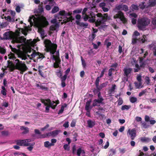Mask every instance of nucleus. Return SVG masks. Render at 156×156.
<instances>
[{
    "label": "nucleus",
    "instance_id": "f257e3e1",
    "mask_svg": "<svg viewBox=\"0 0 156 156\" xmlns=\"http://www.w3.org/2000/svg\"><path fill=\"white\" fill-rule=\"evenodd\" d=\"M44 43L47 51L49 52L52 55L53 58L60 59L58 51H56L57 46L56 44L52 43L51 41L48 39L44 41Z\"/></svg>",
    "mask_w": 156,
    "mask_h": 156
},
{
    "label": "nucleus",
    "instance_id": "f03ea898",
    "mask_svg": "<svg viewBox=\"0 0 156 156\" xmlns=\"http://www.w3.org/2000/svg\"><path fill=\"white\" fill-rule=\"evenodd\" d=\"M150 20L147 17L140 18L137 20V27L140 30H143L150 24Z\"/></svg>",
    "mask_w": 156,
    "mask_h": 156
},
{
    "label": "nucleus",
    "instance_id": "7ed1b4c3",
    "mask_svg": "<svg viewBox=\"0 0 156 156\" xmlns=\"http://www.w3.org/2000/svg\"><path fill=\"white\" fill-rule=\"evenodd\" d=\"M20 29H18L16 30L15 32L12 31L5 32L3 34V37L5 40L13 39L20 35Z\"/></svg>",
    "mask_w": 156,
    "mask_h": 156
},
{
    "label": "nucleus",
    "instance_id": "20e7f679",
    "mask_svg": "<svg viewBox=\"0 0 156 156\" xmlns=\"http://www.w3.org/2000/svg\"><path fill=\"white\" fill-rule=\"evenodd\" d=\"M15 61L17 62L15 65V69L20 71V74H23L24 72L27 70L28 68L24 62H23L18 59H16Z\"/></svg>",
    "mask_w": 156,
    "mask_h": 156
},
{
    "label": "nucleus",
    "instance_id": "39448f33",
    "mask_svg": "<svg viewBox=\"0 0 156 156\" xmlns=\"http://www.w3.org/2000/svg\"><path fill=\"white\" fill-rule=\"evenodd\" d=\"M96 16L98 17L99 18L98 19L96 22L95 25L96 27H98L100 25L101 23H103L104 22H106L108 19V14L107 13H105L103 16L102 14L100 13H98Z\"/></svg>",
    "mask_w": 156,
    "mask_h": 156
},
{
    "label": "nucleus",
    "instance_id": "423d86ee",
    "mask_svg": "<svg viewBox=\"0 0 156 156\" xmlns=\"http://www.w3.org/2000/svg\"><path fill=\"white\" fill-rule=\"evenodd\" d=\"M89 14L84 15L85 16L83 17V19L84 21H86L88 20L89 18L88 21L90 23H96V15L92 11H90L88 12Z\"/></svg>",
    "mask_w": 156,
    "mask_h": 156
},
{
    "label": "nucleus",
    "instance_id": "0eeeda50",
    "mask_svg": "<svg viewBox=\"0 0 156 156\" xmlns=\"http://www.w3.org/2000/svg\"><path fill=\"white\" fill-rule=\"evenodd\" d=\"M31 141V139H27L23 140H18L16 142V144L20 146H29V145H34V143L31 144L29 142Z\"/></svg>",
    "mask_w": 156,
    "mask_h": 156
},
{
    "label": "nucleus",
    "instance_id": "6e6552de",
    "mask_svg": "<svg viewBox=\"0 0 156 156\" xmlns=\"http://www.w3.org/2000/svg\"><path fill=\"white\" fill-rule=\"evenodd\" d=\"M114 18H119L124 24L126 23L127 20L125 17L123 13L121 11H119L118 13L114 16Z\"/></svg>",
    "mask_w": 156,
    "mask_h": 156
},
{
    "label": "nucleus",
    "instance_id": "1a4fd4ad",
    "mask_svg": "<svg viewBox=\"0 0 156 156\" xmlns=\"http://www.w3.org/2000/svg\"><path fill=\"white\" fill-rule=\"evenodd\" d=\"M127 135L131 140H134L136 136V131L135 128L129 129L127 131Z\"/></svg>",
    "mask_w": 156,
    "mask_h": 156
},
{
    "label": "nucleus",
    "instance_id": "9d476101",
    "mask_svg": "<svg viewBox=\"0 0 156 156\" xmlns=\"http://www.w3.org/2000/svg\"><path fill=\"white\" fill-rule=\"evenodd\" d=\"M104 99L103 98H100V99H95L93 101V106H99L100 105V104H104V103L103 101H104Z\"/></svg>",
    "mask_w": 156,
    "mask_h": 156
},
{
    "label": "nucleus",
    "instance_id": "9b49d317",
    "mask_svg": "<svg viewBox=\"0 0 156 156\" xmlns=\"http://www.w3.org/2000/svg\"><path fill=\"white\" fill-rule=\"evenodd\" d=\"M14 42L17 43H21L25 42L26 41V38L23 36L18 37L12 39Z\"/></svg>",
    "mask_w": 156,
    "mask_h": 156
},
{
    "label": "nucleus",
    "instance_id": "f8f14e48",
    "mask_svg": "<svg viewBox=\"0 0 156 156\" xmlns=\"http://www.w3.org/2000/svg\"><path fill=\"white\" fill-rule=\"evenodd\" d=\"M8 66L6 67L9 68V70L10 72L13 71L15 69V66L12 62L10 61V60H8L7 61Z\"/></svg>",
    "mask_w": 156,
    "mask_h": 156
},
{
    "label": "nucleus",
    "instance_id": "ddd939ff",
    "mask_svg": "<svg viewBox=\"0 0 156 156\" xmlns=\"http://www.w3.org/2000/svg\"><path fill=\"white\" fill-rule=\"evenodd\" d=\"M99 81H98V82H97V80H96L95 84L96 87H98L99 88V89H101V90L103 88L107 86L108 83V82H106L103 83L99 86Z\"/></svg>",
    "mask_w": 156,
    "mask_h": 156
},
{
    "label": "nucleus",
    "instance_id": "4468645a",
    "mask_svg": "<svg viewBox=\"0 0 156 156\" xmlns=\"http://www.w3.org/2000/svg\"><path fill=\"white\" fill-rule=\"evenodd\" d=\"M10 48H11V49L12 51V52H13L16 53H17L18 54V57L19 58H22V59L25 60L26 59V57H24V58H23L22 57V54H21V53H19V51H18V50H17L16 48H12V47L11 45H10Z\"/></svg>",
    "mask_w": 156,
    "mask_h": 156
},
{
    "label": "nucleus",
    "instance_id": "2eb2a0df",
    "mask_svg": "<svg viewBox=\"0 0 156 156\" xmlns=\"http://www.w3.org/2000/svg\"><path fill=\"white\" fill-rule=\"evenodd\" d=\"M45 101L47 103H48L49 105H51V107H50L53 109H55L57 106L56 105H54V104L55 103V102L54 101H53L52 102L51 101V100L50 99L48 98L47 99H45Z\"/></svg>",
    "mask_w": 156,
    "mask_h": 156
},
{
    "label": "nucleus",
    "instance_id": "dca6fc26",
    "mask_svg": "<svg viewBox=\"0 0 156 156\" xmlns=\"http://www.w3.org/2000/svg\"><path fill=\"white\" fill-rule=\"evenodd\" d=\"M41 102L43 103L44 105L46 106L45 107V112L47 113H48L49 112V108L51 107V105H49L48 103H47L45 101L44 99H41Z\"/></svg>",
    "mask_w": 156,
    "mask_h": 156
},
{
    "label": "nucleus",
    "instance_id": "f3484780",
    "mask_svg": "<svg viewBox=\"0 0 156 156\" xmlns=\"http://www.w3.org/2000/svg\"><path fill=\"white\" fill-rule=\"evenodd\" d=\"M53 59L55 61V62L53 64V67L55 68H57L59 67V65L61 64L60 59L58 58Z\"/></svg>",
    "mask_w": 156,
    "mask_h": 156
},
{
    "label": "nucleus",
    "instance_id": "a211bd4d",
    "mask_svg": "<svg viewBox=\"0 0 156 156\" xmlns=\"http://www.w3.org/2000/svg\"><path fill=\"white\" fill-rule=\"evenodd\" d=\"M76 24L81 27H87L88 26L87 23H84L83 22H80V20H77L76 21Z\"/></svg>",
    "mask_w": 156,
    "mask_h": 156
},
{
    "label": "nucleus",
    "instance_id": "6ab92c4d",
    "mask_svg": "<svg viewBox=\"0 0 156 156\" xmlns=\"http://www.w3.org/2000/svg\"><path fill=\"white\" fill-rule=\"evenodd\" d=\"M59 26L58 23L51 25L50 27V31H54L59 27Z\"/></svg>",
    "mask_w": 156,
    "mask_h": 156
},
{
    "label": "nucleus",
    "instance_id": "aec40b11",
    "mask_svg": "<svg viewBox=\"0 0 156 156\" xmlns=\"http://www.w3.org/2000/svg\"><path fill=\"white\" fill-rule=\"evenodd\" d=\"M20 129L21 130H24V131L22 133L23 134H26L29 132V128L28 127H26L24 126H20Z\"/></svg>",
    "mask_w": 156,
    "mask_h": 156
},
{
    "label": "nucleus",
    "instance_id": "412c9836",
    "mask_svg": "<svg viewBox=\"0 0 156 156\" xmlns=\"http://www.w3.org/2000/svg\"><path fill=\"white\" fill-rule=\"evenodd\" d=\"M124 74L126 76H128L129 75L132 69L131 68H125L123 69Z\"/></svg>",
    "mask_w": 156,
    "mask_h": 156
},
{
    "label": "nucleus",
    "instance_id": "4be33fe9",
    "mask_svg": "<svg viewBox=\"0 0 156 156\" xmlns=\"http://www.w3.org/2000/svg\"><path fill=\"white\" fill-rule=\"evenodd\" d=\"M87 123L88 126L90 128H92L95 125V122L89 119L87 120Z\"/></svg>",
    "mask_w": 156,
    "mask_h": 156
},
{
    "label": "nucleus",
    "instance_id": "5701e85b",
    "mask_svg": "<svg viewBox=\"0 0 156 156\" xmlns=\"http://www.w3.org/2000/svg\"><path fill=\"white\" fill-rule=\"evenodd\" d=\"M91 102L90 100L87 101L86 104L85 109L86 111L90 110L91 108H90V104Z\"/></svg>",
    "mask_w": 156,
    "mask_h": 156
},
{
    "label": "nucleus",
    "instance_id": "b1692460",
    "mask_svg": "<svg viewBox=\"0 0 156 156\" xmlns=\"http://www.w3.org/2000/svg\"><path fill=\"white\" fill-rule=\"evenodd\" d=\"M36 86L37 87H40V89H41L42 90H48V88L47 87L43 86L42 84H39L38 83L36 84Z\"/></svg>",
    "mask_w": 156,
    "mask_h": 156
},
{
    "label": "nucleus",
    "instance_id": "393cba45",
    "mask_svg": "<svg viewBox=\"0 0 156 156\" xmlns=\"http://www.w3.org/2000/svg\"><path fill=\"white\" fill-rule=\"evenodd\" d=\"M106 68L104 69L101 72L100 76L97 78L96 80H97V82H98V81H100V78L102 77L103 76L104 73L106 71Z\"/></svg>",
    "mask_w": 156,
    "mask_h": 156
},
{
    "label": "nucleus",
    "instance_id": "a878e982",
    "mask_svg": "<svg viewBox=\"0 0 156 156\" xmlns=\"http://www.w3.org/2000/svg\"><path fill=\"white\" fill-rule=\"evenodd\" d=\"M140 140L142 142H148L151 141V140L150 138L145 136L142 137Z\"/></svg>",
    "mask_w": 156,
    "mask_h": 156
},
{
    "label": "nucleus",
    "instance_id": "bb28decb",
    "mask_svg": "<svg viewBox=\"0 0 156 156\" xmlns=\"http://www.w3.org/2000/svg\"><path fill=\"white\" fill-rule=\"evenodd\" d=\"M146 37V36L145 35H143L142 37V38H139L137 39V41L141 43H144L145 41H147L145 39V38Z\"/></svg>",
    "mask_w": 156,
    "mask_h": 156
},
{
    "label": "nucleus",
    "instance_id": "cd10ccee",
    "mask_svg": "<svg viewBox=\"0 0 156 156\" xmlns=\"http://www.w3.org/2000/svg\"><path fill=\"white\" fill-rule=\"evenodd\" d=\"M149 3L150 6H154L156 5V0H149Z\"/></svg>",
    "mask_w": 156,
    "mask_h": 156
},
{
    "label": "nucleus",
    "instance_id": "c85d7f7f",
    "mask_svg": "<svg viewBox=\"0 0 156 156\" xmlns=\"http://www.w3.org/2000/svg\"><path fill=\"white\" fill-rule=\"evenodd\" d=\"M54 144L52 143H50L49 141H47L44 143V146L46 147H48L51 146H53Z\"/></svg>",
    "mask_w": 156,
    "mask_h": 156
},
{
    "label": "nucleus",
    "instance_id": "c756f323",
    "mask_svg": "<svg viewBox=\"0 0 156 156\" xmlns=\"http://www.w3.org/2000/svg\"><path fill=\"white\" fill-rule=\"evenodd\" d=\"M59 8L57 6H55L52 9L51 12L52 14H54L58 12L59 10Z\"/></svg>",
    "mask_w": 156,
    "mask_h": 156
},
{
    "label": "nucleus",
    "instance_id": "7c9ffc66",
    "mask_svg": "<svg viewBox=\"0 0 156 156\" xmlns=\"http://www.w3.org/2000/svg\"><path fill=\"white\" fill-rule=\"evenodd\" d=\"M116 153V151L113 149H110L108 152V155L109 156H112L115 154Z\"/></svg>",
    "mask_w": 156,
    "mask_h": 156
},
{
    "label": "nucleus",
    "instance_id": "2f4dec72",
    "mask_svg": "<svg viewBox=\"0 0 156 156\" xmlns=\"http://www.w3.org/2000/svg\"><path fill=\"white\" fill-rule=\"evenodd\" d=\"M8 56L9 59H12L13 60H14L16 58V57L15 56L14 54L11 52L9 55Z\"/></svg>",
    "mask_w": 156,
    "mask_h": 156
},
{
    "label": "nucleus",
    "instance_id": "473e14b6",
    "mask_svg": "<svg viewBox=\"0 0 156 156\" xmlns=\"http://www.w3.org/2000/svg\"><path fill=\"white\" fill-rule=\"evenodd\" d=\"M84 153L85 152L84 150H82L81 148H79L77 151V154L78 156H80L81 153Z\"/></svg>",
    "mask_w": 156,
    "mask_h": 156
},
{
    "label": "nucleus",
    "instance_id": "72a5a7b5",
    "mask_svg": "<svg viewBox=\"0 0 156 156\" xmlns=\"http://www.w3.org/2000/svg\"><path fill=\"white\" fill-rule=\"evenodd\" d=\"M60 132V130H55L51 132V133L52 135V137H54L57 135Z\"/></svg>",
    "mask_w": 156,
    "mask_h": 156
},
{
    "label": "nucleus",
    "instance_id": "f704fd0d",
    "mask_svg": "<svg viewBox=\"0 0 156 156\" xmlns=\"http://www.w3.org/2000/svg\"><path fill=\"white\" fill-rule=\"evenodd\" d=\"M116 86L115 84H113L111 88L109 90V91L110 93H112L113 92L115 89Z\"/></svg>",
    "mask_w": 156,
    "mask_h": 156
},
{
    "label": "nucleus",
    "instance_id": "c9c22d12",
    "mask_svg": "<svg viewBox=\"0 0 156 156\" xmlns=\"http://www.w3.org/2000/svg\"><path fill=\"white\" fill-rule=\"evenodd\" d=\"M5 49L1 46H0V53L2 54H5L6 53Z\"/></svg>",
    "mask_w": 156,
    "mask_h": 156
},
{
    "label": "nucleus",
    "instance_id": "e433bc0d",
    "mask_svg": "<svg viewBox=\"0 0 156 156\" xmlns=\"http://www.w3.org/2000/svg\"><path fill=\"white\" fill-rule=\"evenodd\" d=\"M54 18H55L56 19H59L60 18L62 19V17H61V16H60L59 14L58 13V14H55L54 16ZM58 20L60 21H62V19H59Z\"/></svg>",
    "mask_w": 156,
    "mask_h": 156
},
{
    "label": "nucleus",
    "instance_id": "4c0bfd02",
    "mask_svg": "<svg viewBox=\"0 0 156 156\" xmlns=\"http://www.w3.org/2000/svg\"><path fill=\"white\" fill-rule=\"evenodd\" d=\"M37 56H38V57H37V58L42 59L45 57V56L39 52H37Z\"/></svg>",
    "mask_w": 156,
    "mask_h": 156
},
{
    "label": "nucleus",
    "instance_id": "58836bf2",
    "mask_svg": "<svg viewBox=\"0 0 156 156\" xmlns=\"http://www.w3.org/2000/svg\"><path fill=\"white\" fill-rule=\"evenodd\" d=\"M7 20L9 22H14L15 18L14 17L11 18V17L10 16H8L7 17Z\"/></svg>",
    "mask_w": 156,
    "mask_h": 156
},
{
    "label": "nucleus",
    "instance_id": "ea45409f",
    "mask_svg": "<svg viewBox=\"0 0 156 156\" xmlns=\"http://www.w3.org/2000/svg\"><path fill=\"white\" fill-rule=\"evenodd\" d=\"M96 87V89H94L93 91L94 94H98L99 92H100V90H101L98 87Z\"/></svg>",
    "mask_w": 156,
    "mask_h": 156
},
{
    "label": "nucleus",
    "instance_id": "a19ab883",
    "mask_svg": "<svg viewBox=\"0 0 156 156\" xmlns=\"http://www.w3.org/2000/svg\"><path fill=\"white\" fill-rule=\"evenodd\" d=\"M81 58L82 62V64L83 67L84 68H85L86 66V63L85 61L84 60L82 57L81 56Z\"/></svg>",
    "mask_w": 156,
    "mask_h": 156
},
{
    "label": "nucleus",
    "instance_id": "79ce46f5",
    "mask_svg": "<svg viewBox=\"0 0 156 156\" xmlns=\"http://www.w3.org/2000/svg\"><path fill=\"white\" fill-rule=\"evenodd\" d=\"M137 98L135 97H132L130 99V101L132 103H134L137 101Z\"/></svg>",
    "mask_w": 156,
    "mask_h": 156
},
{
    "label": "nucleus",
    "instance_id": "37998d69",
    "mask_svg": "<svg viewBox=\"0 0 156 156\" xmlns=\"http://www.w3.org/2000/svg\"><path fill=\"white\" fill-rule=\"evenodd\" d=\"M145 82L147 85H149L150 83V80L148 76H146L145 77Z\"/></svg>",
    "mask_w": 156,
    "mask_h": 156
},
{
    "label": "nucleus",
    "instance_id": "c03bdc74",
    "mask_svg": "<svg viewBox=\"0 0 156 156\" xmlns=\"http://www.w3.org/2000/svg\"><path fill=\"white\" fill-rule=\"evenodd\" d=\"M122 10L126 12L128 10V7L126 5H122Z\"/></svg>",
    "mask_w": 156,
    "mask_h": 156
},
{
    "label": "nucleus",
    "instance_id": "a18cd8bd",
    "mask_svg": "<svg viewBox=\"0 0 156 156\" xmlns=\"http://www.w3.org/2000/svg\"><path fill=\"white\" fill-rule=\"evenodd\" d=\"M145 3L144 2H141L139 5L140 8L141 9H144L145 7Z\"/></svg>",
    "mask_w": 156,
    "mask_h": 156
},
{
    "label": "nucleus",
    "instance_id": "49530a36",
    "mask_svg": "<svg viewBox=\"0 0 156 156\" xmlns=\"http://www.w3.org/2000/svg\"><path fill=\"white\" fill-rule=\"evenodd\" d=\"M59 13L60 15V16H66V12L65 10H62L59 12Z\"/></svg>",
    "mask_w": 156,
    "mask_h": 156
},
{
    "label": "nucleus",
    "instance_id": "de8ad7c7",
    "mask_svg": "<svg viewBox=\"0 0 156 156\" xmlns=\"http://www.w3.org/2000/svg\"><path fill=\"white\" fill-rule=\"evenodd\" d=\"M82 11V9H77L73 11V13H80Z\"/></svg>",
    "mask_w": 156,
    "mask_h": 156
},
{
    "label": "nucleus",
    "instance_id": "09e8293b",
    "mask_svg": "<svg viewBox=\"0 0 156 156\" xmlns=\"http://www.w3.org/2000/svg\"><path fill=\"white\" fill-rule=\"evenodd\" d=\"M147 92L146 89H145L143 90L141 92H140L139 94V97H141L142 95H143L144 94H145Z\"/></svg>",
    "mask_w": 156,
    "mask_h": 156
},
{
    "label": "nucleus",
    "instance_id": "8fccbe9b",
    "mask_svg": "<svg viewBox=\"0 0 156 156\" xmlns=\"http://www.w3.org/2000/svg\"><path fill=\"white\" fill-rule=\"evenodd\" d=\"M129 108V107L127 105H124L122 107L121 110H128Z\"/></svg>",
    "mask_w": 156,
    "mask_h": 156
},
{
    "label": "nucleus",
    "instance_id": "3c124183",
    "mask_svg": "<svg viewBox=\"0 0 156 156\" xmlns=\"http://www.w3.org/2000/svg\"><path fill=\"white\" fill-rule=\"evenodd\" d=\"M76 122V120L75 119H74L73 120L70 124L71 126L72 127H74L75 126Z\"/></svg>",
    "mask_w": 156,
    "mask_h": 156
},
{
    "label": "nucleus",
    "instance_id": "603ef678",
    "mask_svg": "<svg viewBox=\"0 0 156 156\" xmlns=\"http://www.w3.org/2000/svg\"><path fill=\"white\" fill-rule=\"evenodd\" d=\"M38 72H39V75H40L41 77L44 78V73L41 70L39 69Z\"/></svg>",
    "mask_w": 156,
    "mask_h": 156
},
{
    "label": "nucleus",
    "instance_id": "864d4df0",
    "mask_svg": "<svg viewBox=\"0 0 156 156\" xmlns=\"http://www.w3.org/2000/svg\"><path fill=\"white\" fill-rule=\"evenodd\" d=\"M131 7L133 10H137L138 9V7L137 5L133 4L132 5Z\"/></svg>",
    "mask_w": 156,
    "mask_h": 156
},
{
    "label": "nucleus",
    "instance_id": "5fc2aeb1",
    "mask_svg": "<svg viewBox=\"0 0 156 156\" xmlns=\"http://www.w3.org/2000/svg\"><path fill=\"white\" fill-rule=\"evenodd\" d=\"M142 126L143 127L144 129H146L148 128L149 126V125L147 124L145 122H144L142 123Z\"/></svg>",
    "mask_w": 156,
    "mask_h": 156
},
{
    "label": "nucleus",
    "instance_id": "6e6d98bb",
    "mask_svg": "<svg viewBox=\"0 0 156 156\" xmlns=\"http://www.w3.org/2000/svg\"><path fill=\"white\" fill-rule=\"evenodd\" d=\"M114 69L113 68H111L109 69L108 75L109 76H111L112 75V72L114 71Z\"/></svg>",
    "mask_w": 156,
    "mask_h": 156
},
{
    "label": "nucleus",
    "instance_id": "4d7b16f0",
    "mask_svg": "<svg viewBox=\"0 0 156 156\" xmlns=\"http://www.w3.org/2000/svg\"><path fill=\"white\" fill-rule=\"evenodd\" d=\"M122 5H119L117 6H116L115 7V8L118 10H122Z\"/></svg>",
    "mask_w": 156,
    "mask_h": 156
},
{
    "label": "nucleus",
    "instance_id": "13d9d810",
    "mask_svg": "<svg viewBox=\"0 0 156 156\" xmlns=\"http://www.w3.org/2000/svg\"><path fill=\"white\" fill-rule=\"evenodd\" d=\"M123 103V101L122 99L119 98L118 100V104L119 105H121Z\"/></svg>",
    "mask_w": 156,
    "mask_h": 156
},
{
    "label": "nucleus",
    "instance_id": "bf43d9fd",
    "mask_svg": "<svg viewBox=\"0 0 156 156\" xmlns=\"http://www.w3.org/2000/svg\"><path fill=\"white\" fill-rule=\"evenodd\" d=\"M36 18L35 17L33 16H32L31 17H30L29 19L28 20V21L30 23H32V20L33 19V20L34 21L35 19Z\"/></svg>",
    "mask_w": 156,
    "mask_h": 156
},
{
    "label": "nucleus",
    "instance_id": "052dcab7",
    "mask_svg": "<svg viewBox=\"0 0 156 156\" xmlns=\"http://www.w3.org/2000/svg\"><path fill=\"white\" fill-rule=\"evenodd\" d=\"M1 133L3 136H7L8 135V132L6 131H3L1 132Z\"/></svg>",
    "mask_w": 156,
    "mask_h": 156
},
{
    "label": "nucleus",
    "instance_id": "680f3d73",
    "mask_svg": "<svg viewBox=\"0 0 156 156\" xmlns=\"http://www.w3.org/2000/svg\"><path fill=\"white\" fill-rule=\"evenodd\" d=\"M152 51L153 55L156 56V45L153 48Z\"/></svg>",
    "mask_w": 156,
    "mask_h": 156
},
{
    "label": "nucleus",
    "instance_id": "e2e57ef3",
    "mask_svg": "<svg viewBox=\"0 0 156 156\" xmlns=\"http://www.w3.org/2000/svg\"><path fill=\"white\" fill-rule=\"evenodd\" d=\"M106 5V3L105 2H101L99 4V6L100 8H101L102 9L103 7H105Z\"/></svg>",
    "mask_w": 156,
    "mask_h": 156
},
{
    "label": "nucleus",
    "instance_id": "0e129e2a",
    "mask_svg": "<svg viewBox=\"0 0 156 156\" xmlns=\"http://www.w3.org/2000/svg\"><path fill=\"white\" fill-rule=\"evenodd\" d=\"M66 78H67V75L66 74L64 75L62 77H61V81H65Z\"/></svg>",
    "mask_w": 156,
    "mask_h": 156
},
{
    "label": "nucleus",
    "instance_id": "69168bd1",
    "mask_svg": "<svg viewBox=\"0 0 156 156\" xmlns=\"http://www.w3.org/2000/svg\"><path fill=\"white\" fill-rule=\"evenodd\" d=\"M152 23L154 25L156 26V17L153 18L152 20Z\"/></svg>",
    "mask_w": 156,
    "mask_h": 156
},
{
    "label": "nucleus",
    "instance_id": "338daca9",
    "mask_svg": "<svg viewBox=\"0 0 156 156\" xmlns=\"http://www.w3.org/2000/svg\"><path fill=\"white\" fill-rule=\"evenodd\" d=\"M16 10L17 12L19 13L20 12V7L19 5H17L16 8Z\"/></svg>",
    "mask_w": 156,
    "mask_h": 156
},
{
    "label": "nucleus",
    "instance_id": "774afa93",
    "mask_svg": "<svg viewBox=\"0 0 156 156\" xmlns=\"http://www.w3.org/2000/svg\"><path fill=\"white\" fill-rule=\"evenodd\" d=\"M136 21L137 20L135 18H133L132 19L131 22L133 24L135 25L136 24Z\"/></svg>",
    "mask_w": 156,
    "mask_h": 156
}]
</instances>
